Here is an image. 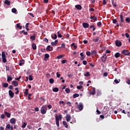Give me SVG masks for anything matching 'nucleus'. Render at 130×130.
I'll list each match as a JSON object with an SVG mask.
<instances>
[{
	"instance_id": "f257e3e1",
	"label": "nucleus",
	"mask_w": 130,
	"mask_h": 130,
	"mask_svg": "<svg viewBox=\"0 0 130 130\" xmlns=\"http://www.w3.org/2000/svg\"><path fill=\"white\" fill-rule=\"evenodd\" d=\"M55 117L56 120V124L58 127L59 126V120H61V119H62V115H61V114H59V115L56 114Z\"/></svg>"
},
{
	"instance_id": "f03ea898",
	"label": "nucleus",
	"mask_w": 130,
	"mask_h": 130,
	"mask_svg": "<svg viewBox=\"0 0 130 130\" xmlns=\"http://www.w3.org/2000/svg\"><path fill=\"white\" fill-rule=\"evenodd\" d=\"M47 112V106L43 105L41 108V112L42 114H45Z\"/></svg>"
},
{
	"instance_id": "7ed1b4c3",
	"label": "nucleus",
	"mask_w": 130,
	"mask_h": 130,
	"mask_svg": "<svg viewBox=\"0 0 130 130\" xmlns=\"http://www.w3.org/2000/svg\"><path fill=\"white\" fill-rule=\"evenodd\" d=\"M120 21L119 22V25L120 26V27H122V26H123V23H124V20H123V15H122V14H121L120 15Z\"/></svg>"
},
{
	"instance_id": "20e7f679",
	"label": "nucleus",
	"mask_w": 130,
	"mask_h": 130,
	"mask_svg": "<svg viewBox=\"0 0 130 130\" xmlns=\"http://www.w3.org/2000/svg\"><path fill=\"white\" fill-rule=\"evenodd\" d=\"M2 55L3 62L4 63L7 62V56H6V54L5 53V52H2Z\"/></svg>"
},
{
	"instance_id": "39448f33",
	"label": "nucleus",
	"mask_w": 130,
	"mask_h": 130,
	"mask_svg": "<svg viewBox=\"0 0 130 130\" xmlns=\"http://www.w3.org/2000/svg\"><path fill=\"white\" fill-rule=\"evenodd\" d=\"M78 109L80 110V111H82L83 110V109L84 108V106L83 105V103H80L77 106Z\"/></svg>"
},
{
	"instance_id": "423d86ee",
	"label": "nucleus",
	"mask_w": 130,
	"mask_h": 130,
	"mask_svg": "<svg viewBox=\"0 0 130 130\" xmlns=\"http://www.w3.org/2000/svg\"><path fill=\"white\" fill-rule=\"evenodd\" d=\"M115 44L116 46H118V47H120V46L122 45L121 42L118 40L116 41Z\"/></svg>"
},
{
	"instance_id": "0eeeda50",
	"label": "nucleus",
	"mask_w": 130,
	"mask_h": 130,
	"mask_svg": "<svg viewBox=\"0 0 130 130\" xmlns=\"http://www.w3.org/2000/svg\"><path fill=\"white\" fill-rule=\"evenodd\" d=\"M58 42V40H55V41L54 42H52L51 43V44L52 46H55L57 45Z\"/></svg>"
},
{
	"instance_id": "6e6552de",
	"label": "nucleus",
	"mask_w": 130,
	"mask_h": 130,
	"mask_svg": "<svg viewBox=\"0 0 130 130\" xmlns=\"http://www.w3.org/2000/svg\"><path fill=\"white\" fill-rule=\"evenodd\" d=\"M122 53L124 55H129V53L128 52V51H127V50H123Z\"/></svg>"
},
{
	"instance_id": "1a4fd4ad",
	"label": "nucleus",
	"mask_w": 130,
	"mask_h": 130,
	"mask_svg": "<svg viewBox=\"0 0 130 130\" xmlns=\"http://www.w3.org/2000/svg\"><path fill=\"white\" fill-rule=\"evenodd\" d=\"M106 58H107V56H106V54H105L102 57V61L105 62V61H106Z\"/></svg>"
},
{
	"instance_id": "9d476101",
	"label": "nucleus",
	"mask_w": 130,
	"mask_h": 130,
	"mask_svg": "<svg viewBox=\"0 0 130 130\" xmlns=\"http://www.w3.org/2000/svg\"><path fill=\"white\" fill-rule=\"evenodd\" d=\"M9 94L11 98H14V95H15V94L14 93V92H13L12 90H10L9 91Z\"/></svg>"
},
{
	"instance_id": "9b49d317",
	"label": "nucleus",
	"mask_w": 130,
	"mask_h": 130,
	"mask_svg": "<svg viewBox=\"0 0 130 130\" xmlns=\"http://www.w3.org/2000/svg\"><path fill=\"white\" fill-rule=\"evenodd\" d=\"M12 85H14V87H18L19 83L16 81H13L12 82Z\"/></svg>"
},
{
	"instance_id": "f8f14e48",
	"label": "nucleus",
	"mask_w": 130,
	"mask_h": 130,
	"mask_svg": "<svg viewBox=\"0 0 130 130\" xmlns=\"http://www.w3.org/2000/svg\"><path fill=\"white\" fill-rule=\"evenodd\" d=\"M47 50L49 51H51L53 50V47H51L50 45H48L46 48Z\"/></svg>"
},
{
	"instance_id": "ddd939ff",
	"label": "nucleus",
	"mask_w": 130,
	"mask_h": 130,
	"mask_svg": "<svg viewBox=\"0 0 130 130\" xmlns=\"http://www.w3.org/2000/svg\"><path fill=\"white\" fill-rule=\"evenodd\" d=\"M66 117V120L67 121H68V122H69L72 118V117H71V115H67Z\"/></svg>"
},
{
	"instance_id": "4468645a",
	"label": "nucleus",
	"mask_w": 130,
	"mask_h": 130,
	"mask_svg": "<svg viewBox=\"0 0 130 130\" xmlns=\"http://www.w3.org/2000/svg\"><path fill=\"white\" fill-rule=\"evenodd\" d=\"M10 122L11 123H12V124H15V123H16V119L12 118V119H11L10 120Z\"/></svg>"
},
{
	"instance_id": "2eb2a0df",
	"label": "nucleus",
	"mask_w": 130,
	"mask_h": 130,
	"mask_svg": "<svg viewBox=\"0 0 130 130\" xmlns=\"http://www.w3.org/2000/svg\"><path fill=\"white\" fill-rule=\"evenodd\" d=\"M4 4H5V5H7V6H11V2L9 0H5Z\"/></svg>"
},
{
	"instance_id": "dca6fc26",
	"label": "nucleus",
	"mask_w": 130,
	"mask_h": 130,
	"mask_svg": "<svg viewBox=\"0 0 130 130\" xmlns=\"http://www.w3.org/2000/svg\"><path fill=\"white\" fill-rule=\"evenodd\" d=\"M75 8L77 9V10H82V6L80 5H76Z\"/></svg>"
},
{
	"instance_id": "f3484780",
	"label": "nucleus",
	"mask_w": 130,
	"mask_h": 130,
	"mask_svg": "<svg viewBox=\"0 0 130 130\" xmlns=\"http://www.w3.org/2000/svg\"><path fill=\"white\" fill-rule=\"evenodd\" d=\"M95 91L96 89L95 88V87L92 88V90L91 91V92H90V94H91V95H95Z\"/></svg>"
},
{
	"instance_id": "a211bd4d",
	"label": "nucleus",
	"mask_w": 130,
	"mask_h": 130,
	"mask_svg": "<svg viewBox=\"0 0 130 130\" xmlns=\"http://www.w3.org/2000/svg\"><path fill=\"white\" fill-rule=\"evenodd\" d=\"M32 49H34V50H36V49H37V47L36 46V44L33 43L32 44Z\"/></svg>"
},
{
	"instance_id": "6ab92c4d",
	"label": "nucleus",
	"mask_w": 130,
	"mask_h": 130,
	"mask_svg": "<svg viewBox=\"0 0 130 130\" xmlns=\"http://www.w3.org/2000/svg\"><path fill=\"white\" fill-rule=\"evenodd\" d=\"M6 130H11V124H8L6 127Z\"/></svg>"
},
{
	"instance_id": "aec40b11",
	"label": "nucleus",
	"mask_w": 130,
	"mask_h": 130,
	"mask_svg": "<svg viewBox=\"0 0 130 130\" xmlns=\"http://www.w3.org/2000/svg\"><path fill=\"white\" fill-rule=\"evenodd\" d=\"M90 19L93 20V21H97V17L96 16H90Z\"/></svg>"
},
{
	"instance_id": "412c9836",
	"label": "nucleus",
	"mask_w": 130,
	"mask_h": 130,
	"mask_svg": "<svg viewBox=\"0 0 130 130\" xmlns=\"http://www.w3.org/2000/svg\"><path fill=\"white\" fill-rule=\"evenodd\" d=\"M83 26L84 28H88L89 27V24L88 23H83Z\"/></svg>"
},
{
	"instance_id": "4be33fe9",
	"label": "nucleus",
	"mask_w": 130,
	"mask_h": 130,
	"mask_svg": "<svg viewBox=\"0 0 130 130\" xmlns=\"http://www.w3.org/2000/svg\"><path fill=\"white\" fill-rule=\"evenodd\" d=\"M62 123L63 125H64L65 127H66V128H68V127H69V125H68V123H67V122L66 121H63Z\"/></svg>"
},
{
	"instance_id": "5701e85b",
	"label": "nucleus",
	"mask_w": 130,
	"mask_h": 130,
	"mask_svg": "<svg viewBox=\"0 0 130 130\" xmlns=\"http://www.w3.org/2000/svg\"><path fill=\"white\" fill-rule=\"evenodd\" d=\"M13 80V78H12L11 76H8L7 77V82H10V81H12Z\"/></svg>"
},
{
	"instance_id": "b1692460",
	"label": "nucleus",
	"mask_w": 130,
	"mask_h": 130,
	"mask_svg": "<svg viewBox=\"0 0 130 130\" xmlns=\"http://www.w3.org/2000/svg\"><path fill=\"white\" fill-rule=\"evenodd\" d=\"M5 115H6V116H7V117H9V118L11 117V113L8 112H5Z\"/></svg>"
},
{
	"instance_id": "393cba45",
	"label": "nucleus",
	"mask_w": 130,
	"mask_h": 130,
	"mask_svg": "<svg viewBox=\"0 0 130 130\" xmlns=\"http://www.w3.org/2000/svg\"><path fill=\"white\" fill-rule=\"evenodd\" d=\"M36 39V36L35 35L31 36L30 37V39H31L32 41H34Z\"/></svg>"
},
{
	"instance_id": "a878e982",
	"label": "nucleus",
	"mask_w": 130,
	"mask_h": 130,
	"mask_svg": "<svg viewBox=\"0 0 130 130\" xmlns=\"http://www.w3.org/2000/svg\"><path fill=\"white\" fill-rule=\"evenodd\" d=\"M120 56V54L119 53L117 52L115 54V57H116V58H118Z\"/></svg>"
},
{
	"instance_id": "bb28decb",
	"label": "nucleus",
	"mask_w": 130,
	"mask_h": 130,
	"mask_svg": "<svg viewBox=\"0 0 130 130\" xmlns=\"http://www.w3.org/2000/svg\"><path fill=\"white\" fill-rule=\"evenodd\" d=\"M20 63H19V66L21 67L24 64V62H25V60H20Z\"/></svg>"
},
{
	"instance_id": "cd10ccee",
	"label": "nucleus",
	"mask_w": 130,
	"mask_h": 130,
	"mask_svg": "<svg viewBox=\"0 0 130 130\" xmlns=\"http://www.w3.org/2000/svg\"><path fill=\"white\" fill-rule=\"evenodd\" d=\"M64 56V55H60L57 56V59H61V58H62Z\"/></svg>"
},
{
	"instance_id": "c85d7f7f",
	"label": "nucleus",
	"mask_w": 130,
	"mask_h": 130,
	"mask_svg": "<svg viewBox=\"0 0 130 130\" xmlns=\"http://www.w3.org/2000/svg\"><path fill=\"white\" fill-rule=\"evenodd\" d=\"M51 37L53 39H56L57 38V35H56V34H54L51 36Z\"/></svg>"
},
{
	"instance_id": "c756f323",
	"label": "nucleus",
	"mask_w": 130,
	"mask_h": 130,
	"mask_svg": "<svg viewBox=\"0 0 130 130\" xmlns=\"http://www.w3.org/2000/svg\"><path fill=\"white\" fill-rule=\"evenodd\" d=\"M84 76L85 77H90V72H86L85 74H84Z\"/></svg>"
},
{
	"instance_id": "7c9ffc66",
	"label": "nucleus",
	"mask_w": 130,
	"mask_h": 130,
	"mask_svg": "<svg viewBox=\"0 0 130 130\" xmlns=\"http://www.w3.org/2000/svg\"><path fill=\"white\" fill-rule=\"evenodd\" d=\"M50 84H53L54 83V80L53 78H51L49 79Z\"/></svg>"
},
{
	"instance_id": "2f4dec72",
	"label": "nucleus",
	"mask_w": 130,
	"mask_h": 130,
	"mask_svg": "<svg viewBox=\"0 0 130 130\" xmlns=\"http://www.w3.org/2000/svg\"><path fill=\"white\" fill-rule=\"evenodd\" d=\"M52 90L53 92H58V88L57 87H54Z\"/></svg>"
},
{
	"instance_id": "473e14b6",
	"label": "nucleus",
	"mask_w": 130,
	"mask_h": 130,
	"mask_svg": "<svg viewBox=\"0 0 130 130\" xmlns=\"http://www.w3.org/2000/svg\"><path fill=\"white\" fill-rule=\"evenodd\" d=\"M16 27H17V28H19V29H22V26L20 25V23H17L16 24Z\"/></svg>"
},
{
	"instance_id": "72a5a7b5",
	"label": "nucleus",
	"mask_w": 130,
	"mask_h": 130,
	"mask_svg": "<svg viewBox=\"0 0 130 130\" xmlns=\"http://www.w3.org/2000/svg\"><path fill=\"white\" fill-rule=\"evenodd\" d=\"M79 96H80V94H78V93H75L74 94H73V98H77V97H79Z\"/></svg>"
},
{
	"instance_id": "f704fd0d",
	"label": "nucleus",
	"mask_w": 130,
	"mask_h": 130,
	"mask_svg": "<svg viewBox=\"0 0 130 130\" xmlns=\"http://www.w3.org/2000/svg\"><path fill=\"white\" fill-rule=\"evenodd\" d=\"M26 125H27V123L24 122V123H23V124H22L21 127H22V128H25V127H26Z\"/></svg>"
},
{
	"instance_id": "c9c22d12",
	"label": "nucleus",
	"mask_w": 130,
	"mask_h": 130,
	"mask_svg": "<svg viewBox=\"0 0 130 130\" xmlns=\"http://www.w3.org/2000/svg\"><path fill=\"white\" fill-rule=\"evenodd\" d=\"M57 34L58 37L59 38H62V35H61V34H60L59 33V31H58V32H57Z\"/></svg>"
},
{
	"instance_id": "e433bc0d",
	"label": "nucleus",
	"mask_w": 130,
	"mask_h": 130,
	"mask_svg": "<svg viewBox=\"0 0 130 130\" xmlns=\"http://www.w3.org/2000/svg\"><path fill=\"white\" fill-rule=\"evenodd\" d=\"M91 55H95L96 53H97V52H96V50H94L93 51H91Z\"/></svg>"
},
{
	"instance_id": "4c0bfd02",
	"label": "nucleus",
	"mask_w": 130,
	"mask_h": 130,
	"mask_svg": "<svg viewBox=\"0 0 130 130\" xmlns=\"http://www.w3.org/2000/svg\"><path fill=\"white\" fill-rule=\"evenodd\" d=\"M12 13L16 14V13H17V9H16V8H13L12 9Z\"/></svg>"
},
{
	"instance_id": "58836bf2",
	"label": "nucleus",
	"mask_w": 130,
	"mask_h": 130,
	"mask_svg": "<svg viewBox=\"0 0 130 130\" xmlns=\"http://www.w3.org/2000/svg\"><path fill=\"white\" fill-rule=\"evenodd\" d=\"M98 41H99V37H97L96 38L93 39L94 42H98Z\"/></svg>"
},
{
	"instance_id": "ea45409f",
	"label": "nucleus",
	"mask_w": 130,
	"mask_h": 130,
	"mask_svg": "<svg viewBox=\"0 0 130 130\" xmlns=\"http://www.w3.org/2000/svg\"><path fill=\"white\" fill-rule=\"evenodd\" d=\"M8 86H9V84L8 83H4L3 84L4 88H8Z\"/></svg>"
},
{
	"instance_id": "a19ab883",
	"label": "nucleus",
	"mask_w": 130,
	"mask_h": 130,
	"mask_svg": "<svg viewBox=\"0 0 130 130\" xmlns=\"http://www.w3.org/2000/svg\"><path fill=\"white\" fill-rule=\"evenodd\" d=\"M125 21H126V23H130V18H129V17L126 18Z\"/></svg>"
},
{
	"instance_id": "79ce46f5",
	"label": "nucleus",
	"mask_w": 130,
	"mask_h": 130,
	"mask_svg": "<svg viewBox=\"0 0 130 130\" xmlns=\"http://www.w3.org/2000/svg\"><path fill=\"white\" fill-rule=\"evenodd\" d=\"M15 90L17 91L15 92L16 95H18V94H19V88H18V87L15 88Z\"/></svg>"
},
{
	"instance_id": "37998d69",
	"label": "nucleus",
	"mask_w": 130,
	"mask_h": 130,
	"mask_svg": "<svg viewBox=\"0 0 130 130\" xmlns=\"http://www.w3.org/2000/svg\"><path fill=\"white\" fill-rule=\"evenodd\" d=\"M112 3L113 7H117L116 3H114V0H112Z\"/></svg>"
},
{
	"instance_id": "c03bdc74",
	"label": "nucleus",
	"mask_w": 130,
	"mask_h": 130,
	"mask_svg": "<svg viewBox=\"0 0 130 130\" xmlns=\"http://www.w3.org/2000/svg\"><path fill=\"white\" fill-rule=\"evenodd\" d=\"M22 33L24 34V35H28V32L25 31V30H22L21 31Z\"/></svg>"
},
{
	"instance_id": "a18cd8bd",
	"label": "nucleus",
	"mask_w": 130,
	"mask_h": 130,
	"mask_svg": "<svg viewBox=\"0 0 130 130\" xmlns=\"http://www.w3.org/2000/svg\"><path fill=\"white\" fill-rule=\"evenodd\" d=\"M86 55H87V56H90L91 55V52L89 51H87L86 52Z\"/></svg>"
},
{
	"instance_id": "49530a36",
	"label": "nucleus",
	"mask_w": 130,
	"mask_h": 130,
	"mask_svg": "<svg viewBox=\"0 0 130 130\" xmlns=\"http://www.w3.org/2000/svg\"><path fill=\"white\" fill-rule=\"evenodd\" d=\"M65 91L66 92V93H68V94H69V93H70V90L69 89V88H66Z\"/></svg>"
},
{
	"instance_id": "de8ad7c7",
	"label": "nucleus",
	"mask_w": 130,
	"mask_h": 130,
	"mask_svg": "<svg viewBox=\"0 0 130 130\" xmlns=\"http://www.w3.org/2000/svg\"><path fill=\"white\" fill-rule=\"evenodd\" d=\"M28 78L29 81H33V77L32 76V75H29Z\"/></svg>"
},
{
	"instance_id": "09e8293b",
	"label": "nucleus",
	"mask_w": 130,
	"mask_h": 130,
	"mask_svg": "<svg viewBox=\"0 0 130 130\" xmlns=\"http://www.w3.org/2000/svg\"><path fill=\"white\" fill-rule=\"evenodd\" d=\"M115 83H116V84H118V83H119V82H120V80L119 79L117 80V79H115L114 80Z\"/></svg>"
},
{
	"instance_id": "8fccbe9b",
	"label": "nucleus",
	"mask_w": 130,
	"mask_h": 130,
	"mask_svg": "<svg viewBox=\"0 0 130 130\" xmlns=\"http://www.w3.org/2000/svg\"><path fill=\"white\" fill-rule=\"evenodd\" d=\"M101 25H102V23H101V21H99V22H98L97 26L98 27H100V26H101Z\"/></svg>"
},
{
	"instance_id": "3c124183",
	"label": "nucleus",
	"mask_w": 130,
	"mask_h": 130,
	"mask_svg": "<svg viewBox=\"0 0 130 130\" xmlns=\"http://www.w3.org/2000/svg\"><path fill=\"white\" fill-rule=\"evenodd\" d=\"M102 92H101V91H98L96 95L98 96H100L102 95Z\"/></svg>"
},
{
	"instance_id": "603ef678",
	"label": "nucleus",
	"mask_w": 130,
	"mask_h": 130,
	"mask_svg": "<svg viewBox=\"0 0 130 130\" xmlns=\"http://www.w3.org/2000/svg\"><path fill=\"white\" fill-rule=\"evenodd\" d=\"M83 86L82 85H79L77 86V88L78 89V90H81L82 89Z\"/></svg>"
},
{
	"instance_id": "864d4df0",
	"label": "nucleus",
	"mask_w": 130,
	"mask_h": 130,
	"mask_svg": "<svg viewBox=\"0 0 130 130\" xmlns=\"http://www.w3.org/2000/svg\"><path fill=\"white\" fill-rule=\"evenodd\" d=\"M45 58H49V54H45Z\"/></svg>"
},
{
	"instance_id": "5fc2aeb1",
	"label": "nucleus",
	"mask_w": 130,
	"mask_h": 130,
	"mask_svg": "<svg viewBox=\"0 0 130 130\" xmlns=\"http://www.w3.org/2000/svg\"><path fill=\"white\" fill-rule=\"evenodd\" d=\"M28 89H25V92H24L25 95H28Z\"/></svg>"
},
{
	"instance_id": "6e6d98bb",
	"label": "nucleus",
	"mask_w": 130,
	"mask_h": 130,
	"mask_svg": "<svg viewBox=\"0 0 130 130\" xmlns=\"http://www.w3.org/2000/svg\"><path fill=\"white\" fill-rule=\"evenodd\" d=\"M1 118H2V119H5L6 116L4 114H2V115H1Z\"/></svg>"
},
{
	"instance_id": "4d7b16f0",
	"label": "nucleus",
	"mask_w": 130,
	"mask_h": 130,
	"mask_svg": "<svg viewBox=\"0 0 130 130\" xmlns=\"http://www.w3.org/2000/svg\"><path fill=\"white\" fill-rule=\"evenodd\" d=\"M113 24H116V23H117V20H116V19H113Z\"/></svg>"
},
{
	"instance_id": "13d9d810",
	"label": "nucleus",
	"mask_w": 130,
	"mask_h": 130,
	"mask_svg": "<svg viewBox=\"0 0 130 130\" xmlns=\"http://www.w3.org/2000/svg\"><path fill=\"white\" fill-rule=\"evenodd\" d=\"M70 123H76V118H74L73 121L71 122Z\"/></svg>"
},
{
	"instance_id": "bf43d9fd",
	"label": "nucleus",
	"mask_w": 130,
	"mask_h": 130,
	"mask_svg": "<svg viewBox=\"0 0 130 130\" xmlns=\"http://www.w3.org/2000/svg\"><path fill=\"white\" fill-rule=\"evenodd\" d=\"M28 15H30L32 18H34V15L32 13H29Z\"/></svg>"
},
{
	"instance_id": "052dcab7",
	"label": "nucleus",
	"mask_w": 130,
	"mask_h": 130,
	"mask_svg": "<svg viewBox=\"0 0 130 130\" xmlns=\"http://www.w3.org/2000/svg\"><path fill=\"white\" fill-rule=\"evenodd\" d=\"M83 64H84V66H86V64H87V61L83 60Z\"/></svg>"
},
{
	"instance_id": "680f3d73",
	"label": "nucleus",
	"mask_w": 130,
	"mask_h": 130,
	"mask_svg": "<svg viewBox=\"0 0 130 130\" xmlns=\"http://www.w3.org/2000/svg\"><path fill=\"white\" fill-rule=\"evenodd\" d=\"M125 35L127 38H128L129 37V34H128V33H126Z\"/></svg>"
},
{
	"instance_id": "e2e57ef3",
	"label": "nucleus",
	"mask_w": 130,
	"mask_h": 130,
	"mask_svg": "<svg viewBox=\"0 0 130 130\" xmlns=\"http://www.w3.org/2000/svg\"><path fill=\"white\" fill-rule=\"evenodd\" d=\"M9 89L10 90H13V89H14V87H13V85H10L9 86Z\"/></svg>"
},
{
	"instance_id": "0e129e2a",
	"label": "nucleus",
	"mask_w": 130,
	"mask_h": 130,
	"mask_svg": "<svg viewBox=\"0 0 130 130\" xmlns=\"http://www.w3.org/2000/svg\"><path fill=\"white\" fill-rule=\"evenodd\" d=\"M67 60H62V61H61V62H62V63H67Z\"/></svg>"
},
{
	"instance_id": "69168bd1",
	"label": "nucleus",
	"mask_w": 130,
	"mask_h": 130,
	"mask_svg": "<svg viewBox=\"0 0 130 130\" xmlns=\"http://www.w3.org/2000/svg\"><path fill=\"white\" fill-rule=\"evenodd\" d=\"M57 78H59L60 77V74H58V72L56 73Z\"/></svg>"
},
{
	"instance_id": "338daca9",
	"label": "nucleus",
	"mask_w": 130,
	"mask_h": 130,
	"mask_svg": "<svg viewBox=\"0 0 130 130\" xmlns=\"http://www.w3.org/2000/svg\"><path fill=\"white\" fill-rule=\"evenodd\" d=\"M106 4H107V2L106 1V0H104L103 5H106Z\"/></svg>"
},
{
	"instance_id": "774afa93",
	"label": "nucleus",
	"mask_w": 130,
	"mask_h": 130,
	"mask_svg": "<svg viewBox=\"0 0 130 130\" xmlns=\"http://www.w3.org/2000/svg\"><path fill=\"white\" fill-rule=\"evenodd\" d=\"M126 83H127V84H128V85H130V79H128L127 80Z\"/></svg>"
}]
</instances>
